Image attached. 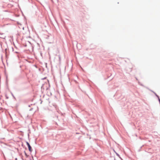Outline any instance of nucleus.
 <instances>
[{"mask_svg":"<svg viewBox=\"0 0 160 160\" xmlns=\"http://www.w3.org/2000/svg\"><path fill=\"white\" fill-rule=\"evenodd\" d=\"M27 144L29 150L30 152L32 151V149L29 143L28 142H26Z\"/></svg>","mask_w":160,"mask_h":160,"instance_id":"nucleus-1","label":"nucleus"}]
</instances>
